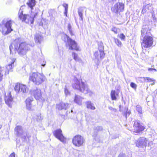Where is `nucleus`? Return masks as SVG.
Instances as JSON below:
<instances>
[{
	"mask_svg": "<svg viewBox=\"0 0 157 157\" xmlns=\"http://www.w3.org/2000/svg\"><path fill=\"white\" fill-rule=\"evenodd\" d=\"M31 93L36 100L42 102L45 100V96L42 94V93L40 89L36 88L32 89L31 90Z\"/></svg>",
	"mask_w": 157,
	"mask_h": 157,
	"instance_id": "nucleus-8",
	"label": "nucleus"
},
{
	"mask_svg": "<svg viewBox=\"0 0 157 157\" xmlns=\"http://www.w3.org/2000/svg\"><path fill=\"white\" fill-rule=\"evenodd\" d=\"M68 113V112H66V114H67H67H68V113Z\"/></svg>",
	"mask_w": 157,
	"mask_h": 157,
	"instance_id": "nucleus-48",
	"label": "nucleus"
},
{
	"mask_svg": "<svg viewBox=\"0 0 157 157\" xmlns=\"http://www.w3.org/2000/svg\"><path fill=\"white\" fill-rule=\"evenodd\" d=\"M118 36L121 40H124L125 36L123 33L120 34Z\"/></svg>",
	"mask_w": 157,
	"mask_h": 157,
	"instance_id": "nucleus-36",
	"label": "nucleus"
},
{
	"mask_svg": "<svg viewBox=\"0 0 157 157\" xmlns=\"http://www.w3.org/2000/svg\"><path fill=\"white\" fill-rule=\"evenodd\" d=\"M71 113H72L73 112V110H72V109L71 110Z\"/></svg>",
	"mask_w": 157,
	"mask_h": 157,
	"instance_id": "nucleus-49",
	"label": "nucleus"
},
{
	"mask_svg": "<svg viewBox=\"0 0 157 157\" xmlns=\"http://www.w3.org/2000/svg\"><path fill=\"white\" fill-rule=\"evenodd\" d=\"M45 65H44L43 66V67H44Z\"/></svg>",
	"mask_w": 157,
	"mask_h": 157,
	"instance_id": "nucleus-52",
	"label": "nucleus"
},
{
	"mask_svg": "<svg viewBox=\"0 0 157 157\" xmlns=\"http://www.w3.org/2000/svg\"><path fill=\"white\" fill-rule=\"evenodd\" d=\"M29 45L25 42L20 43L18 40H15L10 46V53L12 52L13 49L17 51L18 54L21 56L25 55L27 51L29 50Z\"/></svg>",
	"mask_w": 157,
	"mask_h": 157,
	"instance_id": "nucleus-2",
	"label": "nucleus"
},
{
	"mask_svg": "<svg viewBox=\"0 0 157 157\" xmlns=\"http://www.w3.org/2000/svg\"><path fill=\"white\" fill-rule=\"evenodd\" d=\"M82 1H83V0H82Z\"/></svg>",
	"mask_w": 157,
	"mask_h": 157,
	"instance_id": "nucleus-53",
	"label": "nucleus"
},
{
	"mask_svg": "<svg viewBox=\"0 0 157 157\" xmlns=\"http://www.w3.org/2000/svg\"><path fill=\"white\" fill-rule=\"evenodd\" d=\"M118 157H126V156L125 154L121 153L119 155Z\"/></svg>",
	"mask_w": 157,
	"mask_h": 157,
	"instance_id": "nucleus-42",
	"label": "nucleus"
},
{
	"mask_svg": "<svg viewBox=\"0 0 157 157\" xmlns=\"http://www.w3.org/2000/svg\"><path fill=\"white\" fill-rule=\"evenodd\" d=\"M130 114V112L129 111H127V112L125 114V116L126 118L127 117V116L128 115V116H129Z\"/></svg>",
	"mask_w": 157,
	"mask_h": 157,
	"instance_id": "nucleus-43",
	"label": "nucleus"
},
{
	"mask_svg": "<svg viewBox=\"0 0 157 157\" xmlns=\"http://www.w3.org/2000/svg\"><path fill=\"white\" fill-rule=\"evenodd\" d=\"M86 107L88 109H90L92 110H94L95 109V107L94 105V104L92 103L91 101H88L86 102Z\"/></svg>",
	"mask_w": 157,
	"mask_h": 157,
	"instance_id": "nucleus-22",
	"label": "nucleus"
},
{
	"mask_svg": "<svg viewBox=\"0 0 157 157\" xmlns=\"http://www.w3.org/2000/svg\"><path fill=\"white\" fill-rule=\"evenodd\" d=\"M113 1V2H115L116 1V0H112Z\"/></svg>",
	"mask_w": 157,
	"mask_h": 157,
	"instance_id": "nucleus-47",
	"label": "nucleus"
},
{
	"mask_svg": "<svg viewBox=\"0 0 157 157\" xmlns=\"http://www.w3.org/2000/svg\"><path fill=\"white\" fill-rule=\"evenodd\" d=\"M85 140L83 137L79 135H77L74 136L72 139L73 144L77 147H79L82 145Z\"/></svg>",
	"mask_w": 157,
	"mask_h": 157,
	"instance_id": "nucleus-10",
	"label": "nucleus"
},
{
	"mask_svg": "<svg viewBox=\"0 0 157 157\" xmlns=\"http://www.w3.org/2000/svg\"><path fill=\"white\" fill-rule=\"evenodd\" d=\"M108 108H109V109L111 111H114V112H115L116 111V109L113 108V107H112L111 106H109Z\"/></svg>",
	"mask_w": 157,
	"mask_h": 157,
	"instance_id": "nucleus-41",
	"label": "nucleus"
},
{
	"mask_svg": "<svg viewBox=\"0 0 157 157\" xmlns=\"http://www.w3.org/2000/svg\"><path fill=\"white\" fill-rule=\"evenodd\" d=\"M13 21L10 19H4L0 24L1 31L4 35L10 33L13 30L11 27Z\"/></svg>",
	"mask_w": 157,
	"mask_h": 157,
	"instance_id": "nucleus-5",
	"label": "nucleus"
},
{
	"mask_svg": "<svg viewBox=\"0 0 157 157\" xmlns=\"http://www.w3.org/2000/svg\"><path fill=\"white\" fill-rule=\"evenodd\" d=\"M103 129V128L101 126H98L95 127L94 128V130L95 131V133L93 135V136L94 137L96 136L97 135V131H101Z\"/></svg>",
	"mask_w": 157,
	"mask_h": 157,
	"instance_id": "nucleus-28",
	"label": "nucleus"
},
{
	"mask_svg": "<svg viewBox=\"0 0 157 157\" xmlns=\"http://www.w3.org/2000/svg\"><path fill=\"white\" fill-rule=\"evenodd\" d=\"M148 31V28H143L141 30V40H142V42L141 43L142 48H147L151 46L153 42L152 38L147 35Z\"/></svg>",
	"mask_w": 157,
	"mask_h": 157,
	"instance_id": "nucleus-3",
	"label": "nucleus"
},
{
	"mask_svg": "<svg viewBox=\"0 0 157 157\" xmlns=\"http://www.w3.org/2000/svg\"><path fill=\"white\" fill-rule=\"evenodd\" d=\"M64 93L66 96L69 95L70 94V92L66 87L64 89Z\"/></svg>",
	"mask_w": 157,
	"mask_h": 157,
	"instance_id": "nucleus-39",
	"label": "nucleus"
},
{
	"mask_svg": "<svg viewBox=\"0 0 157 157\" xmlns=\"http://www.w3.org/2000/svg\"><path fill=\"white\" fill-rule=\"evenodd\" d=\"M15 153L14 152H13L10 154L9 157H15Z\"/></svg>",
	"mask_w": 157,
	"mask_h": 157,
	"instance_id": "nucleus-44",
	"label": "nucleus"
},
{
	"mask_svg": "<svg viewBox=\"0 0 157 157\" xmlns=\"http://www.w3.org/2000/svg\"><path fill=\"white\" fill-rule=\"evenodd\" d=\"M14 89L16 92L18 93H26L27 88L26 86L25 85L17 83L15 86Z\"/></svg>",
	"mask_w": 157,
	"mask_h": 157,
	"instance_id": "nucleus-12",
	"label": "nucleus"
},
{
	"mask_svg": "<svg viewBox=\"0 0 157 157\" xmlns=\"http://www.w3.org/2000/svg\"><path fill=\"white\" fill-rule=\"evenodd\" d=\"M27 4L29 7L31 9V14H24L22 10L23 6H22L21 7L18 13V17L23 22H24L30 24H33L34 18L37 14L39 10L38 8H35V10L33 8V7L36 5L35 0H29V2H27Z\"/></svg>",
	"mask_w": 157,
	"mask_h": 157,
	"instance_id": "nucleus-1",
	"label": "nucleus"
},
{
	"mask_svg": "<svg viewBox=\"0 0 157 157\" xmlns=\"http://www.w3.org/2000/svg\"><path fill=\"white\" fill-rule=\"evenodd\" d=\"M140 79L139 80V81H140L142 82H143L144 81H147V82H152L153 80L149 78L148 77H143V78H139Z\"/></svg>",
	"mask_w": 157,
	"mask_h": 157,
	"instance_id": "nucleus-27",
	"label": "nucleus"
},
{
	"mask_svg": "<svg viewBox=\"0 0 157 157\" xmlns=\"http://www.w3.org/2000/svg\"><path fill=\"white\" fill-rule=\"evenodd\" d=\"M2 126V125L1 124H0V129L1 128Z\"/></svg>",
	"mask_w": 157,
	"mask_h": 157,
	"instance_id": "nucleus-46",
	"label": "nucleus"
},
{
	"mask_svg": "<svg viewBox=\"0 0 157 157\" xmlns=\"http://www.w3.org/2000/svg\"><path fill=\"white\" fill-rule=\"evenodd\" d=\"M94 56L96 59H97L98 61H100L101 59L104 58L105 54L104 52H100L96 51L94 54Z\"/></svg>",
	"mask_w": 157,
	"mask_h": 157,
	"instance_id": "nucleus-19",
	"label": "nucleus"
},
{
	"mask_svg": "<svg viewBox=\"0 0 157 157\" xmlns=\"http://www.w3.org/2000/svg\"><path fill=\"white\" fill-rule=\"evenodd\" d=\"M53 134L56 138L61 141L63 143L65 142L66 139L63 135L61 129H59L56 130L53 132Z\"/></svg>",
	"mask_w": 157,
	"mask_h": 157,
	"instance_id": "nucleus-14",
	"label": "nucleus"
},
{
	"mask_svg": "<svg viewBox=\"0 0 157 157\" xmlns=\"http://www.w3.org/2000/svg\"><path fill=\"white\" fill-rule=\"evenodd\" d=\"M145 129V127L143 124L138 122V133H142Z\"/></svg>",
	"mask_w": 157,
	"mask_h": 157,
	"instance_id": "nucleus-24",
	"label": "nucleus"
},
{
	"mask_svg": "<svg viewBox=\"0 0 157 157\" xmlns=\"http://www.w3.org/2000/svg\"><path fill=\"white\" fill-rule=\"evenodd\" d=\"M151 9V7L149 4H147L143 7L142 12L144 13L145 12L147 11L148 10Z\"/></svg>",
	"mask_w": 157,
	"mask_h": 157,
	"instance_id": "nucleus-29",
	"label": "nucleus"
},
{
	"mask_svg": "<svg viewBox=\"0 0 157 157\" xmlns=\"http://www.w3.org/2000/svg\"><path fill=\"white\" fill-rule=\"evenodd\" d=\"M83 98L80 96L75 95V98L74 99V102L79 105L82 104V101Z\"/></svg>",
	"mask_w": 157,
	"mask_h": 157,
	"instance_id": "nucleus-21",
	"label": "nucleus"
},
{
	"mask_svg": "<svg viewBox=\"0 0 157 157\" xmlns=\"http://www.w3.org/2000/svg\"><path fill=\"white\" fill-rule=\"evenodd\" d=\"M98 48L99 51L100 52H104V46L102 43L100 42L98 44Z\"/></svg>",
	"mask_w": 157,
	"mask_h": 157,
	"instance_id": "nucleus-32",
	"label": "nucleus"
},
{
	"mask_svg": "<svg viewBox=\"0 0 157 157\" xmlns=\"http://www.w3.org/2000/svg\"><path fill=\"white\" fill-rule=\"evenodd\" d=\"M136 146H137V144H136Z\"/></svg>",
	"mask_w": 157,
	"mask_h": 157,
	"instance_id": "nucleus-50",
	"label": "nucleus"
},
{
	"mask_svg": "<svg viewBox=\"0 0 157 157\" xmlns=\"http://www.w3.org/2000/svg\"><path fill=\"white\" fill-rule=\"evenodd\" d=\"M124 5L122 2H118L116 3L111 8L112 12L116 13L118 14L121 12H122L124 11Z\"/></svg>",
	"mask_w": 157,
	"mask_h": 157,
	"instance_id": "nucleus-9",
	"label": "nucleus"
},
{
	"mask_svg": "<svg viewBox=\"0 0 157 157\" xmlns=\"http://www.w3.org/2000/svg\"><path fill=\"white\" fill-rule=\"evenodd\" d=\"M14 133L17 137H21L25 140L27 134L23 131L22 127L20 125L17 126L14 129Z\"/></svg>",
	"mask_w": 157,
	"mask_h": 157,
	"instance_id": "nucleus-11",
	"label": "nucleus"
},
{
	"mask_svg": "<svg viewBox=\"0 0 157 157\" xmlns=\"http://www.w3.org/2000/svg\"><path fill=\"white\" fill-rule=\"evenodd\" d=\"M34 40L36 43L40 44L43 40V37L40 33H36L35 35Z\"/></svg>",
	"mask_w": 157,
	"mask_h": 157,
	"instance_id": "nucleus-20",
	"label": "nucleus"
},
{
	"mask_svg": "<svg viewBox=\"0 0 157 157\" xmlns=\"http://www.w3.org/2000/svg\"><path fill=\"white\" fill-rule=\"evenodd\" d=\"M148 70L149 71L151 72H154L156 71V70L155 69L153 68H148Z\"/></svg>",
	"mask_w": 157,
	"mask_h": 157,
	"instance_id": "nucleus-40",
	"label": "nucleus"
},
{
	"mask_svg": "<svg viewBox=\"0 0 157 157\" xmlns=\"http://www.w3.org/2000/svg\"><path fill=\"white\" fill-rule=\"evenodd\" d=\"M4 99L6 104L9 107H11L13 104V98L12 97L11 93L9 92L7 95L6 94Z\"/></svg>",
	"mask_w": 157,
	"mask_h": 157,
	"instance_id": "nucleus-15",
	"label": "nucleus"
},
{
	"mask_svg": "<svg viewBox=\"0 0 157 157\" xmlns=\"http://www.w3.org/2000/svg\"><path fill=\"white\" fill-rule=\"evenodd\" d=\"M152 142H150L149 144H148L149 145L150 144H152Z\"/></svg>",
	"mask_w": 157,
	"mask_h": 157,
	"instance_id": "nucleus-45",
	"label": "nucleus"
},
{
	"mask_svg": "<svg viewBox=\"0 0 157 157\" xmlns=\"http://www.w3.org/2000/svg\"><path fill=\"white\" fill-rule=\"evenodd\" d=\"M114 42L119 48H121L123 46L122 43L119 39L114 38Z\"/></svg>",
	"mask_w": 157,
	"mask_h": 157,
	"instance_id": "nucleus-26",
	"label": "nucleus"
},
{
	"mask_svg": "<svg viewBox=\"0 0 157 157\" xmlns=\"http://www.w3.org/2000/svg\"><path fill=\"white\" fill-rule=\"evenodd\" d=\"M34 100L33 98L30 97L27 98L25 101L26 104V108L29 110H31L32 109L33 106V105Z\"/></svg>",
	"mask_w": 157,
	"mask_h": 157,
	"instance_id": "nucleus-16",
	"label": "nucleus"
},
{
	"mask_svg": "<svg viewBox=\"0 0 157 157\" xmlns=\"http://www.w3.org/2000/svg\"><path fill=\"white\" fill-rule=\"evenodd\" d=\"M44 76L37 72L33 73L29 77V79L36 85H39L44 82Z\"/></svg>",
	"mask_w": 157,
	"mask_h": 157,
	"instance_id": "nucleus-7",
	"label": "nucleus"
},
{
	"mask_svg": "<svg viewBox=\"0 0 157 157\" xmlns=\"http://www.w3.org/2000/svg\"><path fill=\"white\" fill-rule=\"evenodd\" d=\"M67 29L71 35V36L74 35V34L73 32L70 23H68V24Z\"/></svg>",
	"mask_w": 157,
	"mask_h": 157,
	"instance_id": "nucleus-31",
	"label": "nucleus"
},
{
	"mask_svg": "<svg viewBox=\"0 0 157 157\" xmlns=\"http://www.w3.org/2000/svg\"><path fill=\"white\" fill-rule=\"evenodd\" d=\"M118 95V93L114 90L111 91L110 96L112 100H116L117 99V96Z\"/></svg>",
	"mask_w": 157,
	"mask_h": 157,
	"instance_id": "nucleus-23",
	"label": "nucleus"
},
{
	"mask_svg": "<svg viewBox=\"0 0 157 157\" xmlns=\"http://www.w3.org/2000/svg\"><path fill=\"white\" fill-rule=\"evenodd\" d=\"M111 30L115 34H117V29L115 27H113L111 29Z\"/></svg>",
	"mask_w": 157,
	"mask_h": 157,
	"instance_id": "nucleus-37",
	"label": "nucleus"
},
{
	"mask_svg": "<svg viewBox=\"0 0 157 157\" xmlns=\"http://www.w3.org/2000/svg\"><path fill=\"white\" fill-rule=\"evenodd\" d=\"M70 105L68 103L61 102L56 105V108L60 110L62 109L66 110L70 107Z\"/></svg>",
	"mask_w": 157,
	"mask_h": 157,
	"instance_id": "nucleus-18",
	"label": "nucleus"
},
{
	"mask_svg": "<svg viewBox=\"0 0 157 157\" xmlns=\"http://www.w3.org/2000/svg\"><path fill=\"white\" fill-rule=\"evenodd\" d=\"M74 81L75 82L72 85L73 88L78 90L80 92L85 94L91 93L88 85L85 84L81 80H78L77 78L75 77Z\"/></svg>",
	"mask_w": 157,
	"mask_h": 157,
	"instance_id": "nucleus-4",
	"label": "nucleus"
},
{
	"mask_svg": "<svg viewBox=\"0 0 157 157\" xmlns=\"http://www.w3.org/2000/svg\"><path fill=\"white\" fill-rule=\"evenodd\" d=\"M15 60L16 59L15 58L12 59L10 63L8 65H7L5 71V75H8L9 74L10 71H12V69L14 67V63Z\"/></svg>",
	"mask_w": 157,
	"mask_h": 157,
	"instance_id": "nucleus-17",
	"label": "nucleus"
},
{
	"mask_svg": "<svg viewBox=\"0 0 157 157\" xmlns=\"http://www.w3.org/2000/svg\"><path fill=\"white\" fill-rule=\"evenodd\" d=\"M83 10V8L82 7H81L78 9V15L80 17V20L82 21L83 19V14L82 12Z\"/></svg>",
	"mask_w": 157,
	"mask_h": 157,
	"instance_id": "nucleus-25",
	"label": "nucleus"
},
{
	"mask_svg": "<svg viewBox=\"0 0 157 157\" xmlns=\"http://www.w3.org/2000/svg\"><path fill=\"white\" fill-rule=\"evenodd\" d=\"M138 114H140V117H141V119H142L143 117L142 108L139 105H138Z\"/></svg>",
	"mask_w": 157,
	"mask_h": 157,
	"instance_id": "nucleus-30",
	"label": "nucleus"
},
{
	"mask_svg": "<svg viewBox=\"0 0 157 157\" xmlns=\"http://www.w3.org/2000/svg\"><path fill=\"white\" fill-rule=\"evenodd\" d=\"M136 132H137V130H136Z\"/></svg>",
	"mask_w": 157,
	"mask_h": 157,
	"instance_id": "nucleus-51",
	"label": "nucleus"
},
{
	"mask_svg": "<svg viewBox=\"0 0 157 157\" xmlns=\"http://www.w3.org/2000/svg\"><path fill=\"white\" fill-rule=\"evenodd\" d=\"M148 141L144 137L140 138L138 142V148L139 150L141 151L145 150V147L147 145Z\"/></svg>",
	"mask_w": 157,
	"mask_h": 157,
	"instance_id": "nucleus-13",
	"label": "nucleus"
},
{
	"mask_svg": "<svg viewBox=\"0 0 157 157\" xmlns=\"http://www.w3.org/2000/svg\"><path fill=\"white\" fill-rule=\"evenodd\" d=\"M130 86L133 89H136L137 85L135 83L131 82L130 83Z\"/></svg>",
	"mask_w": 157,
	"mask_h": 157,
	"instance_id": "nucleus-38",
	"label": "nucleus"
},
{
	"mask_svg": "<svg viewBox=\"0 0 157 157\" xmlns=\"http://www.w3.org/2000/svg\"><path fill=\"white\" fill-rule=\"evenodd\" d=\"M72 56L74 59L76 61H78V55L75 53L73 52L72 53Z\"/></svg>",
	"mask_w": 157,
	"mask_h": 157,
	"instance_id": "nucleus-34",
	"label": "nucleus"
},
{
	"mask_svg": "<svg viewBox=\"0 0 157 157\" xmlns=\"http://www.w3.org/2000/svg\"><path fill=\"white\" fill-rule=\"evenodd\" d=\"M63 6L65 8V11L64 13L65 15L67 16V13L68 5V4L66 3H64L63 5Z\"/></svg>",
	"mask_w": 157,
	"mask_h": 157,
	"instance_id": "nucleus-33",
	"label": "nucleus"
},
{
	"mask_svg": "<svg viewBox=\"0 0 157 157\" xmlns=\"http://www.w3.org/2000/svg\"><path fill=\"white\" fill-rule=\"evenodd\" d=\"M3 68L0 67V81H1L2 78L3 71Z\"/></svg>",
	"mask_w": 157,
	"mask_h": 157,
	"instance_id": "nucleus-35",
	"label": "nucleus"
},
{
	"mask_svg": "<svg viewBox=\"0 0 157 157\" xmlns=\"http://www.w3.org/2000/svg\"><path fill=\"white\" fill-rule=\"evenodd\" d=\"M63 40L67 43L66 45L69 47V49L70 50H74L77 51L79 50V48L77 45V43L74 40H72L67 35L64 34L62 37Z\"/></svg>",
	"mask_w": 157,
	"mask_h": 157,
	"instance_id": "nucleus-6",
	"label": "nucleus"
}]
</instances>
